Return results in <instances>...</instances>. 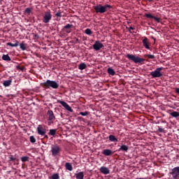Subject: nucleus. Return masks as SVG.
I'll return each mask as SVG.
<instances>
[{"label":"nucleus","mask_w":179,"mask_h":179,"mask_svg":"<svg viewBox=\"0 0 179 179\" xmlns=\"http://www.w3.org/2000/svg\"><path fill=\"white\" fill-rule=\"evenodd\" d=\"M113 8V6L110 4H97L94 6V10H95V13L96 14H103L108 10H110Z\"/></svg>","instance_id":"nucleus-1"},{"label":"nucleus","mask_w":179,"mask_h":179,"mask_svg":"<svg viewBox=\"0 0 179 179\" xmlns=\"http://www.w3.org/2000/svg\"><path fill=\"white\" fill-rule=\"evenodd\" d=\"M41 86L43 87V89H53L57 90L59 87V84L57 83V81H54L53 80H47L45 83H41Z\"/></svg>","instance_id":"nucleus-2"},{"label":"nucleus","mask_w":179,"mask_h":179,"mask_svg":"<svg viewBox=\"0 0 179 179\" xmlns=\"http://www.w3.org/2000/svg\"><path fill=\"white\" fill-rule=\"evenodd\" d=\"M126 58L129 60L132 61L135 64H143L145 59L144 58L139 57L138 56H136L132 54H127Z\"/></svg>","instance_id":"nucleus-3"},{"label":"nucleus","mask_w":179,"mask_h":179,"mask_svg":"<svg viewBox=\"0 0 179 179\" xmlns=\"http://www.w3.org/2000/svg\"><path fill=\"white\" fill-rule=\"evenodd\" d=\"M62 152V148L57 144L52 145L50 147V152H52V157H56L60 155Z\"/></svg>","instance_id":"nucleus-4"},{"label":"nucleus","mask_w":179,"mask_h":179,"mask_svg":"<svg viewBox=\"0 0 179 179\" xmlns=\"http://www.w3.org/2000/svg\"><path fill=\"white\" fill-rule=\"evenodd\" d=\"M162 70H163V67H158L155 70V71H151V73H150V75L153 78H160V77L163 76L162 73H161V71H162Z\"/></svg>","instance_id":"nucleus-5"},{"label":"nucleus","mask_w":179,"mask_h":179,"mask_svg":"<svg viewBox=\"0 0 179 179\" xmlns=\"http://www.w3.org/2000/svg\"><path fill=\"white\" fill-rule=\"evenodd\" d=\"M47 115L48 121V124L50 126L52 124H54V121L56 120V117L54 115V112H52V110H50L48 111Z\"/></svg>","instance_id":"nucleus-6"},{"label":"nucleus","mask_w":179,"mask_h":179,"mask_svg":"<svg viewBox=\"0 0 179 179\" xmlns=\"http://www.w3.org/2000/svg\"><path fill=\"white\" fill-rule=\"evenodd\" d=\"M52 18V15L51 14L50 11H45V14L43 15V22L45 24H48Z\"/></svg>","instance_id":"nucleus-7"},{"label":"nucleus","mask_w":179,"mask_h":179,"mask_svg":"<svg viewBox=\"0 0 179 179\" xmlns=\"http://www.w3.org/2000/svg\"><path fill=\"white\" fill-rule=\"evenodd\" d=\"M173 179H178L179 178V166L174 167L171 172L169 173Z\"/></svg>","instance_id":"nucleus-8"},{"label":"nucleus","mask_w":179,"mask_h":179,"mask_svg":"<svg viewBox=\"0 0 179 179\" xmlns=\"http://www.w3.org/2000/svg\"><path fill=\"white\" fill-rule=\"evenodd\" d=\"M103 48H104V45L99 41H95L94 44L92 45V48H94L95 51H99Z\"/></svg>","instance_id":"nucleus-9"},{"label":"nucleus","mask_w":179,"mask_h":179,"mask_svg":"<svg viewBox=\"0 0 179 179\" xmlns=\"http://www.w3.org/2000/svg\"><path fill=\"white\" fill-rule=\"evenodd\" d=\"M57 103H60L63 107H64V108H66V110L70 113H73V109H72V108H71L66 102H64V101H57Z\"/></svg>","instance_id":"nucleus-10"},{"label":"nucleus","mask_w":179,"mask_h":179,"mask_svg":"<svg viewBox=\"0 0 179 179\" xmlns=\"http://www.w3.org/2000/svg\"><path fill=\"white\" fill-rule=\"evenodd\" d=\"M38 134L41 136H44L46 134L45 126L39 125L37 128Z\"/></svg>","instance_id":"nucleus-11"},{"label":"nucleus","mask_w":179,"mask_h":179,"mask_svg":"<svg viewBox=\"0 0 179 179\" xmlns=\"http://www.w3.org/2000/svg\"><path fill=\"white\" fill-rule=\"evenodd\" d=\"M145 17L147 18H150V19H153L155 20L157 23H160V18L159 17H157L155 15H152L151 13H145Z\"/></svg>","instance_id":"nucleus-12"},{"label":"nucleus","mask_w":179,"mask_h":179,"mask_svg":"<svg viewBox=\"0 0 179 179\" xmlns=\"http://www.w3.org/2000/svg\"><path fill=\"white\" fill-rule=\"evenodd\" d=\"M143 47L147 50H150V47L149 45L148 38L147 37H144L142 41Z\"/></svg>","instance_id":"nucleus-13"},{"label":"nucleus","mask_w":179,"mask_h":179,"mask_svg":"<svg viewBox=\"0 0 179 179\" xmlns=\"http://www.w3.org/2000/svg\"><path fill=\"white\" fill-rule=\"evenodd\" d=\"M72 27H73V24H67L63 27V30H65L66 33L70 34L72 31Z\"/></svg>","instance_id":"nucleus-14"},{"label":"nucleus","mask_w":179,"mask_h":179,"mask_svg":"<svg viewBox=\"0 0 179 179\" xmlns=\"http://www.w3.org/2000/svg\"><path fill=\"white\" fill-rule=\"evenodd\" d=\"M99 171L101 173H103L104 175H108V174L110 173V170L108 168L105 167V166L101 167Z\"/></svg>","instance_id":"nucleus-15"},{"label":"nucleus","mask_w":179,"mask_h":179,"mask_svg":"<svg viewBox=\"0 0 179 179\" xmlns=\"http://www.w3.org/2000/svg\"><path fill=\"white\" fill-rule=\"evenodd\" d=\"M129 150V146L125 145H122L120 148L117 150L118 152H127Z\"/></svg>","instance_id":"nucleus-16"},{"label":"nucleus","mask_w":179,"mask_h":179,"mask_svg":"<svg viewBox=\"0 0 179 179\" xmlns=\"http://www.w3.org/2000/svg\"><path fill=\"white\" fill-rule=\"evenodd\" d=\"M102 154L105 156H110L113 154V151L108 149L103 150Z\"/></svg>","instance_id":"nucleus-17"},{"label":"nucleus","mask_w":179,"mask_h":179,"mask_svg":"<svg viewBox=\"0 0 179 179\" xmlns=\"http://www.w3.org/2000/svg\"><path fill=\"white\" fill-rule=\"evenodd\" d=\"M12 83H13V80L12 78H10L9 80H6V81H3V85L4 87H8L11 85Z\"/></svg>","instance_id":"nucleus-18"},{"label":"nucleus","mask_w":179,"mask_h":179,"mask_svg":"<svg viewBox=\"0 0 179 179\" xmlns=\"http://www.w3.org/2000/svg\"><path fill=\"white\" fill-rule=\"evenodd\" d=\"M108 139L110 142L116 143L118 142V139L113 135H110Z\"/></svg>","instance_id":"nucleus-19"},{"label":"nucleus","mask_w":179,"mask_h":179,"mask_svg":"<svg viewBox=\"0 0 179 179\" xmlns=\"http://www.w3.org/2000/svg\"><path fill=\"white\" fill-rule=\"evenodd\" d=\"M7 45H8V46H10V47H12V48L17 47V46H19V41H15V43H10V42H8V43H7Z\"/></svg>","instance_id":"nucleus-20"},{"label":"nucleus","mask_w":179,"mask_h":179,"mask_svg":"<svg viewBox=\"0 0 179 179\" xmlns=\"http://www.w3.org/2000/svg\"><path fill=\"white\" fill-rule=\"evenodd\" d=\"M107 73H108L109 75L112 76H113L115 75V70H113V69H112V68H110V67H109V68L107 69Z\"/></svg>","instance_id":"nucleus-21"},{"label":"nucleus","mask_w":179,"mask_h":179,"mask_svg":"<svg viewBox=\"0 0 179 179\" xmlns=\"http://www.w3.org/2000/svg\"><path fill=\"white\" fill-rule=\"evenodd\" d=\"M170 115L174 118H178L179 117V112L173 110V112L170 113Z\"/></svg>","instance_id":"nucleus-22"},{"label":"nucleus","mask_w":179,"mask_h":179,"mask_svg":"<svg viewBox=\"0 0 179 179\" xmlns=\"http://www.w3.org/2000/svg\"><path fill=\"white\" fill-rule=\"evenodd\" d=\"M84 173L80 172L77 174H76V179H84Z\"/></svg>","instance_id":"nucleus-23"},{"label":"nucleus","mask_w":179,"mask_h":179,"mask_svg":"<svg viewBox=\"0 0 179 179\" xmlns=\"http://www.w3.org/2000/svg\"><path fill=\"white\" fill-rule=\"evenodd\" d=\"M87 68V64L85 63H81L80 65H78V69L83 71L86 69Z\"/></svg>","instance_id":"nucleus-24"},{"label":"nucleus","mask_w":179,"mask_h":179,"mask_svg":"<svg viewBox=\"0 0 179 179\" xmlns=\"http://www.w3.org/2000/svg\"><path fill=\"white\" fill-rule=\"evenodd\" d=\"M2 59L4 61H11L10 57L8 55H3Z\"/></svg>","instance_id":"nucleus-25"},{"label":"nucleus","mask_w":179,"mask_h":179,"mask_svg":"<svg viewBox=\"0 0 179 179\" xmlns=\"http://www.w3.org/2000/svg\"><path fill=\"white\" fill-rule=\"evenodd\" d=\"M66 169L72 171H73V166L70 163H66Z\"/></svg>","instance_id":"nucleus-26"},{"label":"nucleus","mask_w":179,"mask_h":179,"mask_svg":"<svg viewBox=\"0 0 179 179\" xmlns=\"http://www.w3.org/2000/svg\"><path fill=\"white\" fill-rule=\"evenodd\" d=\"M57 133V129H50L49 130V136H55Z\"/></svg>","instance_id":"nucleus-27"},{"label":"nucleus","mask_w":179,"mask_h":179,"mask_svg":"<svg viewBox=\"0 0 179 179\" xmlns=\"http://www.w3.org/2000/svg\"><path fill=\"white\" fill-rule=\"evenodd\" d=\"M20 47L22 49V50L24 51L27 50V44L22 42V43L20 44Z\"/></svg>","instance_id":"nucleus-28"},{"label":"nucleus","mask_w":179,"mask_h":179,"mask_svg":"<svg viewBox=\"0 0 179 179\" xmlns=\"http://www.w3.org/2000/svg\"><path fill=\"white\" fill-rule=\"evenodd\" d=\"M93 34L92 31L90 28L85 29V34L90 36Z\"/></svg>","instance_id":"nucleus-29"},{"label":"nucleus","mask_w":179,"mask_h":179,"mask_svg":"<svg viewBox=\"0 0 179 179\" xmlns=\"http://www.w3.org/2000/svg\"><path fill=\"white\" fill-rule=\"evenodd\" d=\"M144 57H148V59H153L155 58L154 55H144Z\"/></svg>","instance_id":"nucleus-30"},{"label":"nucleus","mask_w":179,"mask_h":179,"mask_svg":"<svg viewBox=\"0 0 179 179\" xmlns=\"http://www.w3.org/2000/svg\"><path fill=\"white\" fill-rule=\"evenodd\" d=\"M21 161L22 162H29V157H22L21 158Z\"/></svg>","instance_id":"nucleus-31"},{"label":"nucleus","mask_w":179,"mask_h":179,"mask_svg":"<svg viewBox=\"0 0 179 179\" xmlns=\"http://www.w3.org/2000/svg\"><path fill=\"white\" fill-rule=\"evenodd\" d=\"M90 114V112L85 111V112H80V115L81 116H87Z\"/></svg>","instance_id":"nucleus-32"},{"label":"nucleus","mask_w":179,"mask_h":179,"mask_svg":"<svg viewBox=\"0 0 179 179\" xmlns=\"http://www.w3.org/2000/svg\"><path fill=\"white\" fill-rule=\"evenodd\" d=\"M52 179H59V176L58 173H55L52 175Z\"/></svg>","instance_id":"nucleus-33"},{"label":"nucleus","mask_w":179,"mask_h":179,"mask_svg":"<svg viewBox=\"0 0 179 179\" xmlns=\"http://www.w3.org/2000/svg\"><path fill=\"white\" fill-rule=\"evenodd\" d=\"M30 142L31 143H35L36 142V140L34 136H30Z\"/></svg>","instance_id":"nucleus-34"},{"label":"nucleus","mask_w":179,"mask_h":179,"mask_svg":"<svg viewBox=\"0 0 179 179\" xmlns=\"http://www.w3.org/2000/svg\"><path fill=\"white\" fill-rule=\"evenodd\" d=\"M31 13V8H27L25 10V14L29 15Z\"/></svg>","instance_id":"nucleus-35"},{"label":"nucleus","mask_w":179,"mask_h":179,"mask_svg":"<svg viewBox=\"0 0 179 179\" xmlns=\"http://www.w3.org/2000/svg\"><path fill=\"white\" fill-rule=\"evenodd\" d=\"M16 160V158H14L13 155H10L9 157V161L10 162H15Z\"/></svg>","instance_id":"nucleus-36"},{"label":"nucleus","mask_w":179,"mask_h":179,"mask_svg":"<svg viewBox=\"0 0 179 179\" xmlns=\"http://www.w3.org/2000/svg\"><path fill=\"white\" fill-rule=\"evenodd\" d=\"M55 15L56 17H62V15L61 12L56 13Z\"/></svg>","instance_id":"nucleus-37"},{"label":"nucleus","mask_w":179,"mask_h":179,"mask_svg":"<svg viewBox=\"0 0 179 179\" xmlns=\"http://www.w3.org/2000/svg\"><path fill=\"white\" fill-rule=\"evenodd\" d=\"M131 30H134V28L133 27H129V31L130 34H132V31Z\"/></svg>","instance_id":"nucleus-38"},{"label":"nucleus","mask_w":179,"mask_h":179,"mask_svg":"<svg viewBox=\"0 0 179 179\" xmlns=\"http://www.w3.org/2000/svg\"><path fill=\"white\" fill-rule=\"evenodd\" d=\"M175 92H176V93H177L178 94H179V88H176V89H175Z\"/></svg>","instance_id":"nucleus-39"},{"label":"nucleus","mask_w":179,"mask_h":179,"mask_svg":"<svg viewBox=\"0 0 179 179\" xmlns=\"http://www.w3.org/2000/svg\"><path fill=\"white\" fill-rule=\"evenodd\" d=\"M163 131H164V129L162 128H159L158 129V131L160 132V133L163 132Z\"/></svg>","instance_id":"nucleus-40"},{"label":"nucleus","mask_w":179,"mask_h":179,"mask_svg":"<svg viewBox=\"0 0 179 179\" xmlns=\"http://www.w3.org/2000/svg\"><path fill=\"white\" fill-rule=\"evenodd\" d=\"M43 136H44V138H45V139H47V140H48V139L49 138L48 136H47V135H45V134L43 135Z\"/></svg>","instance_id":"nucleus-41"},{"label":"nucleus","mask_w":179,"mask_h":179,"mask_svg":"<svg viewBox=\"0 0 179 179\" xmlns=\"http://www.w3.org/2000/svg\"><path fill=\"white\" fill-rule=\"evenodd\" d=\"M151 38L153 39L155 42L156 41V38L154 36H151Z\"/></svg>","instance_id":"nucleus-42"},{"label":"nucleus","mask_w":179,"mask_h":179,"mask_svg":"<svg viewBox=\"0 0 179 179\" xmlns=\"http://www.w3.org/2000/svg\"><path fill=\"white\" fill-rule=\"evenodd\" d=\"M149 2H152L153 0H148Z\"/></svg>","instance_id":"nucleus-43"},{"label":"nucleus","mask_w":179,"mask_h":179,"mask_svg":"<svg viewBox=\"0 0 179 179\" xmlns=\"http://www.w3.org/2000/svg\"><path fill=\"white\" fill-rule=\"evenodd\" d=\"M35 36L38 38V35L36 34Z\"/></svg>","instance_id":"nucleus-44"},{"label":"nucleus","mask_w":179,"mask_h":179,"mask_svg":"<svg viewBox=\"0 0 179 179\" xmlns=\"http://www.w3.org/2000/svg\"><path fill=\"white\" fill-rule=\"evenodd\" d=\"M77 41H78V39L77 38Z\"/></svg>","instance_id":"nucleus-45"},{"label":"nucleus","mask_w":179,"mask_h":179,"mask_svg":"<svg viewBox=\"0 0 179 179\" xmlns=\"http://www.w3.org/2000/svg\"><path fill=\"white\" fill-rule=\"evenodd\" d=\"M178 104H179V102H178Z\"/></svg>","instance_id":"nucleus-46"}]
</instances>
